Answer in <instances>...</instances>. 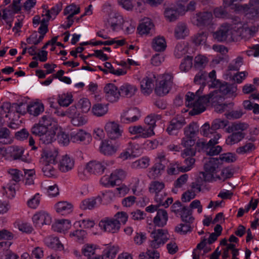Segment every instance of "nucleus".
Masks as SVG:
<instances>
[{
  "mask_svg": "<svg viewBox=\"0 0 259 259\" xmlns=\"http://www.w3.org/2000/svg\"><path fill=\"white\" fill-rule=\"evenodd\" d=\"M35 177V172L34 169H24L25 185L30 186L34 184V180Z\"/></svg>",
  "mask_w": 259,
  "mask_h": 259,
  "instance_id": "e2e57ef3",
  "label": "nucleus"
},
{
  "mask_svg": "<svg viewBox=\"0 0 259 259\" xmlns=\"http://www.w3.org/2000/svg\"><path fill=\"white\" fill-rule=\"evenodd\" d=\"M119 251L120 247L118 245L108 244L104 245L102 254L104 259H114Z\"/></svg>",
  "mask_w": 259,
  "mask_h": 259,
  "instance_id": "473e14b6",
  "label": "nucleus"
},
{
  "mask_svg": "<svg viewBox=\"0 0 259 259\" xmlns=\"http://www.w3.org/2000/svg\"><path fill=\"white\" fill-rule=\"evenodd\" d=\"M14 227L20 231L27 234L31 233L33 231V228L30 224L20 221H16L14 223Z\"/></svg>",
  "mask_w": 259,
  "mask_h": 259,
  "instance_id": "864d4df0",
  "label": "nucleus"
},
{
  "mask_svg": "<svg viewBox=\"0 0 259 259\" xmlns=\"http://www.w3.org/2000/svg\"><path fill=\"white\" fill-rule=\"evenodd\" d=\"M77 108L80 112L87 113L91 109V103L88 98H82L78 101Z\"/></svg>",
  "mask_w": 259,
  "mask_h": 259,
  "instance_id": "4d7b16f0",
  "label": "nucleus"
},
{
  "mask_svg": "<svg viewBox=\"0 0 259 259\" xmlns=\"http://www.w3.org/2000/svg\"><path fill=\"white\" fill-rule=\"evenodd\" d=\"M210 250L211 247L207 244L206 240L202 239L193 250V259H199L200 256L204 255Z\"/></svg>",
  "mask_w": 259,
  "mask_h": 259,
  "instance_id": "72a5a7b5",
  "label": "nucleus"
},
{
  "mask_svg": "<svg viewBox=\"0 0 259 259\" xmlns=\"http://www.w3.org/2000/svg\"><path fill=\"white\" fill-rule=\"evenodd\" d=\"M165 184L162 182L154 181L151 182L149 186V190L151 193L155 195L156 198L158 194L164 188Z\"/></svg>",
  "mask_w": 259,
  "mask_h": 259,
  "instance_id": "3c124183",
  "label": "nucleus"
},
{
  "mask_svg": "<svg viewBox=\"0 0 259 259\" xmlns=\"http://www.w3.org/2000/svg\"><path fill=\"white\" fill-rule=\"evenodd\" d=\"M96 200L95 198L84 199L81 202L80 208L84 210L92 209L96 206Z\"/></svg>",
  "mask_w": 259,
  "mask_h": 259,
  "instance_id": "774afa93",
  "label": "nucleus"
},
{
  "mask_svg": "<svg viewBox=\"0 0 259 259\" xmlns=\"http://www.w3.org/2000/svg\"><path fill=\"white\" fill-rule=\"evenodd\" d=\"M75 160L71 156L65 154L61 157L58 163V169L62 172H67L73 169Z\"/></svg>",
  "mask_w": 259,
  "mask_h": 259,
  "instance_id": "b1692460",
  "label": "nucleus"
},
{
  "mask_svg": "<svg viewBox=\"0 0 259 259\" xmlns=\"http://www.w3.org/2000/svg\"><path fill=\"white\" fill-rule=\"evenodd\" d=\"M234 9L236 11L248 15V17L250 18L257 17L259 15V0H250L248 5H235Z\"/></svg>",
  "mask_w": 259,
  "mask_h": 259,
  "instance_id": "4468645a",
  "label": "nucleus"
},
{
  "mask_svg": "<svg viewBox=\"0 0 259 259\" xmlns=\"http://www.w3.org/2000/svg\"><path fill=\"white\" fill-rule=\"evenodd\" d=\"M141 116L140 111L134 108L124 111L121 115V121L124 123H130L137 121Z\"/></svg>",
  "mask_w": 259,
  "mask_h": 259,
  "instance_id": "393cba45",
  "label": "nucleus"
},
{
  "mask_svg": "<svg viewBox=\"0 0 259 259\" xmlns=\"http://www.w3.org/2000/svg\"><path fill=\"white\" fill-rule=\"evenodd\" d=\"M79 12V6L74 4L67 6L64 10V14L66 16L71 17H73V16L78 14Z\"/></svg>",
  "mask_w": 259,
  "mask_h": 259,
  "instance_id": "0e129e2a",
  "label": "nucleus"
},
{
  "mask_svg": "<svg viewBox=\"0 0 259 259\" xmlns=\"http://www.w3.org/2000/svg\"><path fill=\"white\" fill-rule=\"evenodd\" d=\"M150 163V158L145 156L132 162L131 166L135 169H144L149 166Z\"/></svg>",
  "mask_w": 259,
  "mask_h": 259,
  "instance_id": "09e8293b",
  "label": "nucleus"
},
{
  "mask_svg": "<svg viewBox=\"0 0 259 259\" xmlns=\"http://www.w3.org/2000/svg\"><path fill=\"white\" fill-rule=\"evenodd\" d=\"M140 154L138 149V145L134 144H130L128 147L120 154V158L123 160L131 159L139 156Z\"/></svg>",
  "mask_w": 259,
  "mask_h": 259,
  "instance_id": "c9c22d12",
  "label": "nucleus"
},
{
  "mask_svg": "<svg viewBox=\"0 0 259 259\" xmlns=\"http://www.w3.org/2000/svg\"><path fill=\"white\" fill-rule=\"evenodd\" d=\"M160 254L155 250L148 249L146 252H142L139 254V259H159Z\"/></svg>",
  "mask_w": 259,
  "mask_h": 259,
  "instance_id": "338daca9",
  "label": "nucleus"
},
{
  "mask_svg": "<svg viewBox=\"0 0 259 259\" xmlns=\"http://www.w3.org/2000/svg\"><path fill=\"white\" fill-rule=\"evenodd\" d=\"M44 242L48 247L56 250L62 251L64 249L63 244L57 237L49 236L45 238Z\"/></svg>",
  "mask_w": 259,
  "mask_h": 259,
  "instance_id": "ea45409f",
  "label": "nucleus"
},
{
  "mask_svg": "<svg viewBox=\"0 0 259 259\" xmlns=\"http://www.w3.org/2000/svg\"><path fill=\"white\" fill-rule=\"evenodd\" d=\"M88 168L92 174L100 176L105 171L107 163L104 161L91 160L87 162Z\"/></svg>",
  "mask_w": 259,
  "mask_h": 259,
  "instance_id": "c85d7f7f",
  "label": "nucleus"
},
{
  "mask_svg": "<svg viewBox=\"0 0 259 259\" xmlns=\"http://www.w3.org/2000/svg\"><path fill=\"white\" fill-rule=\"evenodd\" d=\"M58 103L62 107H67L70 105L73 101V95L71 93H62L58 96Z\"/></svg>",
  "mask_w": 259,
  "mask_h": 259,
  "instance_id": "de8ad7c7",
  "label": "nucleus"
},
{
  "mask_svg": "<svg viewBox=\"0 0 259 259\" xmlns=\"http://www.w3.org/2000/svg\"><path fill=\"white\" fill-rule=\"evenodd\" d=\"M107 136L110 140H117L120 138L123 133V129L116 121L109 120L104 126Z\"/></svg>",
  "mask_w": 259,
  "mask_h": 259,
  "instance_id": "2eb2a0df",
  "label": "nucleus"
},
{
  "mask_svg": "<svg viewBox=\"0 0 259 259\" xmlns=\"http://www.w3.org/2000/svg\"><path fill=\"white\" fill-rule=\"evenodd\" d=\"M99 246L93 243H87L84 244L81 248L82 255L89 259L97 253Z\"/></svg>",
  "mask_w": 259,
  "mask_h": 259,
  "instance_id": "79ce46f5",
  "label": "nucleus"
},
{
  "mask_svg": "<svg viewBox=\"0 0 259 259\" xmlns=\"http://www.w3.org/2000/svg\"><path fill=\"white\" fill-rule=\"evenodd\" d=\"M168 219V215L167 211L164 209H160L157 210L153 222L156 226L163 227L166 225Z\"/></svg>",
  "mask_w": 259,
  "mask_h": 259,
  "instance_id": "4c0bfd02",
  "label": "nucleus"
},
{
  "mask_svg": "<svg viewBox=\"0 0 259 259\" xmlns=\"http://www.w3.org/2000/svg\"><path fill=\"white\" fill-rule=\"evenodd\" d=\"M152 240L150 241V246L157 249L163 246L169 239V235L166 230L157 229L151 233Z\"/></svg>",
  "mask_w": 259,
  "mask_h": 259,
  "instance_id": "9d476101",
  "label": "nucleus"
},
{
  "mask_svg": "<svg viewBox=\"0 0 259 259\" xmlns=\"http://www.w3.org/2000/svg\"><path fill=\"white\" fill-rule=\"evenodd\" d=\"M71 227V221L65 219L56 220L52 226L54 231L64 234L68 233Z\"/></svg>",
  "mask_w": 259,
  "mask_h": 259,
  "instance_id": "cd10ccee",
  "label": "nucleus"
},
{
  "mask_svg": "<svg viewBox=\"0 0 259 259\" xmlns=\"http://www.w3.org/2000/svg\"><path fill=\"white\" fill-rule=\"evenodd\" d=\"M88 118L84 115L78 114L71 118V122L73 125L76 126H81L88 122Z\"/></svg>",
  "mask_w": 259,
  "mask_h": 259,
  "instance_id": "69168bd1",
  "label": "nucleus"
},
{
  "mask_svg": "<svg viewBox=\"0 0 259 259\" xmlns=\"http://www.w3.org/2000/svg\"><path fill=\"white\" fill-rule=\"evenodd\" d=\"M152 48L156 52H163L167 47L166 42L163 36L154 37L152 41Z\"/></svg>",
  "mask_w": 259,
  "mask_h": 259,
  "instance_id": "a18cd8bd",
  "label": "nucleus"
},
{
  "mask_svg": "<svg viewBox=\"0 0 259 259\" xmlns=\"http://www.w3.org/2000/svg\"><path fill=\"white\" fill-rule=\"evenodd\" d=\"M33 226L36 229H41L45 226H49L52 222V216L47 210H40L36 211L31 217Z\"/></svg>",
  "mask_w": 259,
  "mask_h": 259,
  "instance_id": "1a4fd4ad",
  "label": "nucleus"
},
{
  "mask_svg": "<svg viewBox=\"0 0 259 259\" xmlns=\"http://www.w3.org/2000/svg\"><path fill=\"white\" fill-rule=\"evenodd\" d=\"M189 34V30L184 23H179L175 30V36L178 39L184 38Z\"/></svg>",
  "mask_w": 259,
  "mask_h": 259,
  "instance_id": "5fc2aeb1",
  "label": "nucleus"
},
{
  "mask_svg": "<svg viewBox=\"0 0 259 259\" xmlns=\"http://www.w3.org/2000/svg\"><path fill=\"white\" fill-rule=\"evenodd\" d=\"M124 19L120 14L112 12L108 16L107 22L113 30L118 31L120 29Z\"/></svg>",
  "mask_w": 259,
  "mask_h": 259,
  "instance_id": "c756f323",
  "label": "nucleus"
},
{
  "mask_svg": "<svg viewBox=\"0 0 259 259\" xmlns=\"http://www.w3.org/2000/svg\"><path fill=\"white\" fill-rule=\"evenodd\" d=\"M173 75L165 72L156 77L155 93L159 96H163L170 91L173 84Z\"/></svg>",
  "mask_w": 259,
  "mask_h": 259,
  "instance_id": "423d86ee",
  "label": "nucleus"
},
{
  "mask_svg": "<svg viewBox=\"0 0 259 259\" xmlns=\"http://www.w3.org/2000/svg\"><path fill=\"white\" fill-rule=\"evenodd\" d=\"M44 111V105L38 99H35L29 103L27 111L31 115L37 116Z\"/></svg>",
  "mask_w": 259,
  "mask_h": 259,
  "instance_id": "7c9ffc66",
  "label": "nucleus"
},
{
  "mask_svg": "<svg viewBox=\"0 0 259 259\" xmlns=\"http://www.w3.org/2000/svg\"><path fill=\"white\" fill-rule=\"evenodd\" d=\"M198 131V126L195 123H192L185 130V137L182 141V145L186 147V149H191L196 140V135Z\"/></svg>",
  "mask_w": 259,
  "mask_h": 259,
  "instance_id": "9b49d317",
  "label": "nucleus"
},
{
  "mask_svg": "<svg viewBox=\"0 0 259 259\" xmlns=\"http://www.w3.org/2000/svg\"><path fill=\"white\" fill-rule=\"evenodd\" d=\"M118 143L113 144L109 139L102 140L99 146V151L105 156H112L119 149Z\"/></svg>",
  "mask_w": 259,
  "mask_h": 259,
  "instance_id": "aec40b11",
  "label": "nucleus"
},
{
  "mask_svg": "<svg viewBox=\"0 0 259 259\" xmlns=\"http://www.w3.org/2000/svg\"><path fill=\"white\" fill-rule=\"evenodd\" d=\"M40 167L44 175L49 178H53L57 176V171L54 167V164L40 163Z\"/></svg>",
  "mask_w": 259,
  "mask_h": 259,
  "instance_id": "49530a36",
  "label": "nucleus"
},
{
  "mask_svg": "<svg viewBox=\"0 0 259 259\" xmlns=\"http://www.w3.org/2000/svg\"><path fill=\"white\" fill-rule=\"evenodd\" d=\"M68 236L69 238L78 242H82L86 238L87 233L84 230L77 229L71 231Z\"/></svg>",
  "mask_w": 259,
  "mask_h": 259,
  "instance_id": "8fccbe9b",
  "label": "nucleus"
},
{
  "mask_svg": "<svg viewBox=\"0 0 259 259\" xmlns=\"http://www.w3.org/2000/svg\"><path fill=\"white\" fill-rule=\"evenodd\" d=\"M92 172L88 168V165L86 163L83 165H81L78 169V177L79 179L85 181L89 179Z\"/></svg>",
  "mask_w": 259,
  "mask_h": 259,
  "instance_id": "052dcab7",
  "label": "nucleus"
},
{
  "mask_svg": "<svg viewBox=\"0 0 259 259\" xmlns=\"http://www.w3.org/2000/svg\"><path fill=\"white\" fill-rule=\"evenodd\" d=\"M55 211L62 215H66L71 213L73 210L72 203L66 201L57 202L54 206Z\"/></svg>",
  "mask_w": 259,
  "mask_h": 259,
  "instance_id": "2f4dec72",
  "label": "nucleus"
},
{
  "mask_svg": "<svg viewBox=\"0 0 259 259\" xmlns=\"http://www.w3.org/2000/svg\"><path fill=\"white\" fill-rule=\"evenodd\" d=\"M225 95L214 90L212 94L204 95L203 97L198 98L196 101L194 94L188 92L186 95V104L187 106L192 108L190 112L191 115L198 114L204 111L206 106L210 102H212L215 111L222 113L230 110L233 106L231 103L228 104L220 103V101H222L223 97Z\"/></svg>",
  "mask_w": 259,
  "mask_h": 259,
  "instance_id": "f03ea898",
  "label": "nucleus"
},
{
  "mask_svg": "<svg viewBox=\"0 0 259 259\" xmlns=\"http://www.w3.org/2000/svg\"><path fill=\"white\" fill-rule=\"evenodd\" d=\"M154 29V24L152 20L145 17L140 21L137 27V33L141 36L148 35Z\"/></svg>",
  "mask_w": 259,
  "mask_h": 259,
  "instance_id": "5701e85b",
  "label": "nucleus"
},
{
  "mask_svg": "<svg viewBox=\"0 0 259 259\" xmlns=\"http://www.w3.org/2000/svg\"><path fill=\"white\" fill-rule=\"evenodd\" d=\"M186 124L185 119L182 117L173 119L167 128V132L170 135H176L178 130Z\"/></svg>",
  "mask_w": 259,
  "mask_h": 259,
  "instance_id": "f704fd0d",
  "label": "nucleus"
},
{
  "mask_svg": "<svg viewBox=\"0 0 259 259\" xmlns=\"http://www.w3.org/2000/svg\"><path fill=\"white\" fill-rule=\"evenodd\" d=\"M249 125L245 122H236L233 123L227 128V132H241L245 134V131L248 128Z\"/></svg>",
  "mask_w": 259,
  "mask_h": 259,
  "instance_id": "6e6d98bb",
  "label": "nucleus"
},
{
  "mask_svg": "<svg viewBox=\"0 0 259 259\" xmlns=\"http://www.w3.org/2000/svg\"><path fill=\"white\" fill-rule=\"evenodd\" d=\"M176 6V7L175 4H171L165 8L164 16L169 21L176 20L179 15L185 13V9L179 4V2L177 3Z\"/></svg>",
  "mask_w": 259,
  "mask_h": 259,
  "instance_id": "412c9836",
  "label": "nucleus"
},
{
  "mask_svg": "<svg viewBox=\"0 0 259 259\" xmlns=\"http://www.w3.org/2000/svg\"><path fill=\"white\" fill-rule=\"evenodd\" d=\"M221 137V135L216 133L214 135L213 138H211L207 143L203 140H198L197 142L196 146L199 151L204 149H208L209 147L213 146L218 143V140Z\"/></svg>",
  "mask_w": 259,
  "mask_h": 259,
  "instance_id": "37998d69",
  "label": "nucleus"
},
{
  "mask_svg": "<svg viewBox=\"0 0 259 259\" xmlns=\"http://www.w3.org/2000/svg\"><path fill=\"white\" fill-rule=\"evenodd\" d=\"M120 97L121 95L126 98H132L135 95L138 91L136 85L125 82L119 88Z\"/></svg>",
  "mask_w": 259,
  "mask_h": 259,
  "instance_id": "e433bc0d",
  "label": "nucleus"
},
{
  "mask_svg": "<svg viewBox=\"0 0 259 259\" xmlns=\"http://www.w3.org/2000/svg\"><path fill=\"white\" fill-rule=\"evenodd\" d=\"M246 29L247 27H244L241 23L235 24L231 28L228 25H225L222 26L213 36L217 41H222L227 38L233 39V36H241L244 31H246Z\"/></svg>",
  "mask_w": 259,
  "mask_h": 259,
  "instance_id": "39448f33",
  "label": "nucleus"
},
{
  "mask_svg": "<svg viewBox=\"0 0 259 259\" xmlns=\"http://www.w3.org/2000/svg\"><path fill=\"white\" fill-rule=\"evenodd\" d=\"M92 140L91 135L82 129L73 132L70 135V140L74 143L88 144Z\"/></svg>",
  "mask_w": 259,
  "mask_h": 259,
  "instance_id": "6ab92c4d",
  "label": "nucleus"
},
{
  "mask_svg": "<svg viewBox=\"0 0 259 259\" xmlns=\"http://www.w3.org/2000/svg\"><path fill=\"white\" fill-rule=\"evenodd\" d=\"M128 132L132 135H136L137 137L147 138L155 135L152 128H148L147 126L140 125L131 126L128 128Z\"/></svg>",
  "mask_w": 259,
  "mask_h": 259,
  "instance_id": "a211bd4d",
  "label": "nucleus"
},
{
  "mask_svg": "<svg viewBox=\"0 0 259 259\" xmlns=\"http://www.w3.org/2000/svg\"><path fill=\"white\" fill-rule=\"evenodd\" d=\"M126 172L121 169H116L110 175H105L100 180V184L106 188L115 186L119 181L126 178Z\"/></svg>",
  "mask_w": 259,
  "mask_h": 259,
  "instance_id": "6e6552de",
  "label": "nucleus"
},
{
  "mask_svg": "<svg viewBox=\"0 0 259 259\" xmlns=\"http://www.w3.org/2000/svg\"><path fill=\"white\" fill-rule=\"evenodd\" d=\"M15 184L10 182L3 187V194L8 198H12L15 195Z\"/></svg>",
  "mask_w": 259,
  "mask_h": 259,
  "instance_id": "bf43d9fd",
  "label": "nucleus"
},
{
  "mask_svg": "<svg viewBox=\"0 0 259 259\" xmlns=\"http://www.w3.org/2000/svg\"><path fill=\"white\" fill-rule=\"evenodd\" d=\"M201 174L204 181L210 183L216 181L224 182L233 176V172L228 167L220 170L219 159L213 157L210 158L208 162L205 164L204 171Z\"/></svg>",
  "mask_w": 259,
  "mask_h": 259,
  "instance_id": "7ed1b4c3",
  "label": "nucleus"
},
{
  "mask_svg": "<svg viewBox=\"0 0 259 259\" xmlns=\"http://www.w3.org/2000/svg\"><path fill=\"white\" fill-rule=\"evenodd\" d=\"M210 79V83L209 87L214 88L218 92L222 95H227L230 97H235L236 96L237 87L227 83H222L219 80L216 79V72L214 70L211 71L208 75Z\"/></svg>",
  "mask_w": 259,
  "mask_h": 259,
  "instance_id": "0eeeda50",
  "label": "nucleus"
},
{
  "mask_svg": "<svg viewBox=\"0 0 259 259\" xmlns=\"http://www.w3.org/2000/svg\"><path fill=\"white\" fill-rule=\"evenodd\" d=\"M210 13L205 12L197 14L193 18V22L197 25H201L209 23L212 19Z\"/></svg>",
  "mask_w": 259,
  "mask_h": 259,
  "instance_id": "c03bdc74",
  "label": "nucleus"
},
{
  "mask_svg": "<svg viewBox=\"0 0 259 259\" xmlns=\"http://www.w3.org/2000/svg\"><path fill=\"white\" fill-rule=\"evenodd\" d=\"M195 155V151L193 149H185L182 153V156L185 158V162L187 166H181L180 170L182 172H186L190 170L194 164L195 160L192 157Z\"/></svg>",
  "mask_w": 259,
  "mask_h": 259,
  "instance_id": "a878e982",
  "label": "nucleus"
},
{
  "mask_svg": "<svg viewBox=\"0 0 259 259\" xmlns=\"http://www.w3.org/2000/svg\"><path fill=\"white\" fill-rule=\"evenodd\" d=\"M62 9V5L57 4L54 6L50 10H46V11L43 12V15L46 17V19L47 20L54 19L61 11Z\"/></svg>",
  "mask_w": 259,
  "mask_h": 259,
  "instance_id": "13d9d810",
  "label": "nucleus"
},
{
  "mask_svg": "<svg viewBox=\"0 0 259 259\" xmlns=\"http://www.w3.org/2000/svg\"><path fill=\"white\" fill-rule=\"evenodd\" d=\"M103 94L106 100L110 103L116 102L120 98L119 89L113 83H108L104 85Z\"/></svg>",
  "mask_w": 259,
  "mask_h": 259,
  "instance_id": "dca6fc26",
  "label": "nucleus"
},
{
  "mask_svg": "<svg viewBox=\"0 0 259 259\" xmlns=\"http://www.w3.org/2000/svg\"><path fill=\"white\" fill-rule=\"evenodd\" d=\"M27 105L23 103L12 105L8 102L4 103L0 107V114L10 120V127L15 129L19 126L20 115H24L27 112Z\"/></svg>",
  "mask_w": 259,
  "mask_h": 259,
  "instance_id": "20e7f679",
  "label": "nucleus"
},
{
  "mask_svg": "<svg viewBox=\"0 0 259 259\" xmlns=\"http://www.w3.org/2000/svg\"><path fill=\"white\" fill-rule=\"evenodd\" d=\"M156 76L154 74H149L140 81V89L142 93L145 95H149L153 91Z\"/></svg>",
  "mask_w": 259,
  "mask_h": 259,
  "instance_id": "4be33fe9",
  "label": "nucleus"
},
{
  "mask_svg": "<svg viewBox=\"0 0 259 259\" xmlns=\"http://www.w3.org/2000/svg\"><path fill=\"white\" fill-rule=\"evenodd\" d=\"M232 135L229 136L226 140L228 145H232L241 141L245 136L244 133L231 132Z\"/></svg>",
  "mask_w": 259,
  "mask_h": 259,
  "instance_id": "603ef678",
  "label": "nucleus"
},
{
  "mask_svg": "<svg viewBox=\"0 0 259 259\" xmlns=\"http://www.w3.org/2000/svg\"><path fill=\"white\" fill-rule=\"evenodd\" d=\"M91 112L95 116L103 117L108 112V105L105 103H96L93 105Z\"/></svg>",
  "mask_w": 259,
  "mask_h": 259,
  "instance_id": "a19ab883",
  "label": "nucleus"
},
{
  "mask_svg": "<svg viewBox=\"0 0 259 259\" xmlns=\"http://www.w3.org/2000/svg\"><path fill=\"white\" fill-rule=\"evenodd\" d=\"M59 156L58 150L54 147L44 149L41 154L39 163L56 164Z\"/></svg>",
  "mask_w": 259,
  "mask_h": 259,
  "instance_id": "f3484780",
  "label": "nucleus"
},
{
  "mask_svg": "<svg viewBox=\"0 0 259 259\" xmlns=\"http://www.w3.org/2000/svg\"><path fill=\"white\" fill-rule=\"evenodd\" d=\"M100 229L107 233H117L120 230V224L113 218H105L102 219L98 224Z\"/></svg>",
  "mask_w": 259,
  "mask_h": 259,
  "instance_id": "f8f14e48",
  "label": "nucleus"
},
{
  "mask_svg": "<svg viewBox=\"0 0 259 259\" xmlns=\"http://www.w3.org/2000/svg\"><path fill=\"white\" fill-rule=\"evenodd\" d=\"M25 149L19 146H12L7 147V160H21L26 162H30L31 159L24 155Z\"/></svg>",
  "mask_w": 259,
  "mask_h": 259,
  "instance_id": "ddd939ff",
  "label": "nucleus"
},
{
  "mask_svg": "<svg viewBox=\"0 0 259 259\" xmlns=\"http://www.w3.org/2000/svg\"><path fill=\"white\" fill-rule=\"evenodd\" d=\"M31 132L38 136L40 141L46 144L52 143L56 139V135L57 141L62 146L68 145L71 141L56 121L50 116H42L39 123L32 127Z\"/></svg>",
  "mask_w": 259,
  "mask_h": 259,
  "instance_id": "f257e3e1",
  "label": "nucleus"
},
{
  "mask_svg": "<svg viewBox=\"0 0 259 259\" xmlns=\"http://www.w3.org/2000/svg\"><path fill=\"white\" fill-rule=\"evenodd\" d=\"M135 27L136 24L134 21L130 19L125 18L120 29H122L127 34H131L134 32Z\"/></svg>",
  "mask_w": 259,
  "mask_h": 259,
  "instance_id": "680f3d73",
  "label": "nucleus"
},
{
  "mask_svg": "<svg viewBox=\"0 0 259 259\" xmlns=\"http://www.w3.org/2000/svg\"><path fill=\"white\" fill-rule=\"evenodd\" d=\"M156 160V162L149 169L148 173V176L152 179H157L160 177L165 169L164 161L160 160L159 157H157Z\"/></svg>",
  "mask_w": 259,
  "mask_h": 259,
  "instance_id": "bb28decb",
  "label": "nucleus"
},
{
  "mask_svg": "<svg viewBox=\"0 0 259 259\" xmlns=\"http://www.w3.org/2000/svg\"><path fill=\"white\" fill-rule=\"evenodd\" d=\"M206 77L207 73L204 71L199 72L195 76L194 79V82L196 84H202V85H201L200 87V88L197 90V91L196 93V94H194L195 96L196 97V101L198 98H201L204 96H200V95L202 93L204 89L205 85H204V84L205 83Z\"/></svg>",
  "mask_w": 259,
  "mask_h": 259,
  "instance_id": "58836bf2",
  "label": "nucleus"
}]
</instances>
